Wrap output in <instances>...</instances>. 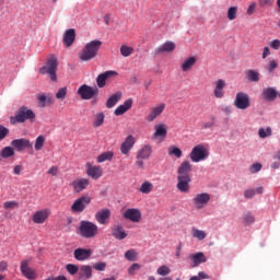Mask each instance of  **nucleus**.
I'll return each mask as SVG.
<instances>
[{"label":"nucleus","mask_w":280,"mask_h":280,"mask_svg":"<svg viewBox=\"0 0 280 280\" xmlns=\"http://www.w3.org/2000/svg\"><path fill=\"white\" fill-rule=\"evenodd\" d=\"M244 222L246 224H253L255 222V217H253L252 214H245Z\"/></svg>","instance_id":"680f3d73"},{"label":"nucleus","mask_w":280,"mask_h":280,"mask_svg":"<svg viewBox=\"0 0 280 280\" xmlns=\"http://www.w3.org/2000/svg\"><path fill=\"white\" fill-rule=\"evenodd\" d=\"M8 135H10V129L0 125V141H3V139H5V137H8Z\"/></svg>","instance_id":"5fc2aeb1"},{"label":"nucleus","mask_w":280,"mask_h":280,"mask_svg":"<svg viewBox=\"0 0 280 280\" xmlns=\"http://www.w3.org/2000/svg\"><path fill=\"white\" fill-rule=\"evenodd\" d=\"M85 172H86V175L90 176V178H93L94 180L102 178V176L104 175V171L102 170V166L92 165L91 162H86Z\"/></svg>","instance_id":"4468645a"},{"label":"nucleus","mask_w":280,"mask_h":280,"mask_svg":"<svg viewBox=\"0 0 280 280\" xmlns=\"http://www.w3.org/2000/svg\"><path fill=\"white\" fill-rule=\"evenodd\" d=\"M260 8H270L272 5V0H259Z\"/></svg>","instance_id":"052dcab7"},{"label":"nucleus","mask_w":280,"mask_h":280,"mask_svg":"<svg viewBox=\"0 0 280 280\" xmlns=\"http://www.w3.org/2000/svg\"><path fill=\"white\" fill-rule=\"evenodd\" d=\"M152 156V145L144 144L141 147V149L137 153V159L140 161H145Z\"/></svg>","instance_id":"cd10ccee"},{"label":"nucleus","mask_w":280,"mask_h":280,"mask_svg":"<svg viewBox=\"0 0 280 280\" xmlns=\"http://www.w3.org/2000/svg\"><path fill=\"white\" fill-rule=\"evenodd\" d=\"M56 71H58V59L56 57H49L46 65L39 69V73L48 75L51 82H58Z\"/></svg>","instance_id":"20e7f679"},{"label":"nucleus","mask_w":280,"mask_h":280,"mask_svg":"<svg viewBox=\"0 0 280 280\" xmlns=\"http://www.w3.org/2000/svg\"><path fill=\"white\" fill-rule=\"evenodd\" d=\"M135 143H137V140L132 135H129L120 145L121 154H124L125 156H128L130 154V150L135 148Z\"/></svg>","instance_id":"f3484780"},{"label":"nucleus","mask_w":280,"mask_h":280,"mask_svg":"<svg viewBox=\"0 0 280 280\" xmlns=\"http://www.w3.org/2000/svg\"><path fill=\"white\" fill-rule=\"evenodd\" d=\"M93 269L97 270L98 272H104V270H106V262H95L93 265Z\"/></svg>","instance_id":"6e6d98bb"},{"label":"nucleus","mask_w":280,"mask_h":280,"mask_svg":"<svg viewBox=\"0 0 280 280\" xmlns=\"http://www.w3.org/2000/svg\"><path fill=\"white\" fill-rule=\"evenodd\" d=\"M47 174H49V176H58V166H51Z\"/></svg>","instance_id":"0e129e2a"},{"label":"nucleus","mask_w":280,"mask_h":280,"mask_svg":"<svg viewBox=\"0 0 280 280\" xmlns=\"http://www.w3.org/2000/svg\"><path fill=\"white\" fill-rule=\"evenodd\" d=\"M113 236L116 240H126V237H128V234L126 233V231L124 230V228L121 226H116L113 229Z\"/></svg>","instance_id":"c9c22d12"},{"label":"nucleus","mask_w":280,"mask_h":280,"mask_svg":"<svg viewBox=\"0 0 280 280\" xmlns=\"http://www.w3.org/2000/svg\"><path fill=\"white\" fill-rule=\"evenodd\" d=\"M156 272L160 277H167V275H170L172 270L170 269V267H167V265H163L158 268Z\"/></svg>","instance_id":"a18cd8bd"},{"label":"nucleus","mask_w":280,"mask_h":280,"mask_svg":"<svg viewBox=\"0 0 280 280\" xmlns=\"http://www.w3.org/2000/svg\"><path fill=\"white\" fill-rule=\"evenodd\" d=\"M269 47L273 49L275 51H279L280 49V39H273L269 42Z\"/></svg>","instance_id":"4d7b16f0"},{"label":"nucleus","mask_w":280,"mask_h":280,"mask_svg":"<svg viewBox=\"0 0 280 280\" xmlns=\"http://www.w3.org/2000/svg\"><path fill=\"white\" fill-rule=\"evenodd\" d=\"M279 97V92L275 88H265L261 92V98L265 102H275Z\"/></svg>","instance_id":"6ab92c4d"},{"label":"nucleus","mask_w":280,"mask_h":280,"mask_svg":"<svg viewBox=\"0 0 280 280\" xmlns=\"http://www.w3.org/2000/svg\"><path fill=\"white\" fill-rule=\"evenodd\" d=\"M154 189V185L151 182H143L139 188L140 194H150Z\"/></svg>","instance_id":"4c0bfd02"},{"label":"nucleus","mask_w":280,"mask_h":280,"mask_svg":"<svg viewBox=\"0 0 280 280\" xmlns=\"http://www.w3.org/2000/svg\"><path fill=\"white\" fill-rule=\"evenodd\" d=\"M234 106L238 110L250 108V96L245 92H237L234 98Z\"/></svg>","instance_id":"1a4fd4ad"},{"label":"nucleus","mask_w":280,"mask_h":280,"mask_svg":"<svg viewBox=\"0 0 280 280\" xmlns=\"http://www.w3.org/2000/svg\"><path fill=\"white\" fill-rule=\"evenodd\" d=\"M194 165L188 160L183 161L177 168V189L182 194H189V183H191V172Z\"/></svg>","instance_id":"f257e3e1"},{"label":"nucleus","mask_w":280,"mask_h":280,"mask_svg":"<svg viewBox=\"0 0 280 280\" xmlns=\"http://www.w3.org/2000/svg\"><path fill=\"white\" fill-rule=\"evenodd\" d=\"M8 261L5 260H1L0 261V272H5V270H8Z\"/></svg>","instance_id":"338daca9"},{"label":"nucleus","mask_w":280,"mask_h":280,"mask_svg":"<svg viewBox=\"0 0 280 280\" xmlns=\"http://www.w3.org/2000/svg\"><path fill=\"white\" fill-rule=\"evenodd\" d=\"M255 196V189H247L244 191V197L250 199Z\"/></svg>","instance_id":"e2e57ef3"},{"label":"nucleus","mask_w":280,"mask_h":280,"mask_svg":"<svg viewBox=\"0 0 280 280\" xmlns=\"http://www.w3.org/2000/svg\"><path fill=\"white\" fill-rule=\"evenodd\" d=\"M75 43V30L69 28L63 34V45L66 47H71Z\"/></svg>","instance_id":"7c9ffc66"},{"label":"nucleus","mask_w":280,"mask_h":280,"mask_svg":"<svg viewBox=\"0 0 280 280\" xmlns=\"http://www.w3.org/2000/svg\"><path fill=\"white\" fill-rule=\"evenodd\" d=\"M210 151H209V144H197L195 145L190 153L189 158L192 163H201V161H207L210 156Z\"/></svg>","instance_id":"7ed1b4c3"},{"label":"nucleus","mask_w":280,"mask_h":280,"mask_svg":"<svg viewBox=\"0 0 280 280\" xmlns=\"http://www.w3.org/2000/svg\"><path fill=\"white\" fill-rule=\"evenodd\" d=\"M100 90L97 88H92L86 84H83L78 90V95H80L81 100H93V97H97Z\"/></svg>","instance_id":"9d476101"},{"label":"nucleus","mask_w":280,"mask_h":280,"mask_svg":"<svg viewBox=\"0 0 280 280\" xmlns=\"http://www.w3.org/2000/svg\"><path fill=\"white\" fill-rule=\"evenodd\" d=\"M189 259L192 262V268H197V266H200V264H207V256H205V253L202 252H199L197 254H190Z\"/></svg>","instance_id":"5701e85b"},{"label":"nucleus","mask_w":280,"mask_h":280,"mask_svg":"<svg viewBox=\"0 0 280 280\" xmlns=\"http://www.w3.org/2000/svg\"><path fill=\"white\" fill-rule=\"evenodd\" d=\"M90 183L86 178H78L72 182L71 186L73 187L74 194H80V191H84L89 187Z\"/></svg>","instance_id":"412c9836"},{"label":"nucleus","mask_w":280,"mask_h":280,"mask_svg":"<svg viewBox=\"0 0 280 280\" xmlns=\"http://www.w3.org/2000/svg\"><path fill=\"white\" fill-rule=\"evenodd\" d=\"M130 108H132V98H128L127 101L124 102V104L119 105L115 109L114 115H116V117H119V116L128 113V110H130Z\"/></svg>","instance_id":"c756f323"},{"label":"nucleus","mask_w":280,"mask_h":280,"mask_svg":"<svg viewBox=\"0 0 280 280\" xmlns=\"http://www.w3.org/2000/svg\"><path fill=\"white\" fill-rule=\"evenodd\" d=\"M4 209H19V201L12 200V201H5L3 203Z\"/></svg>","instance_id":"864d4df0"},{"label":"nucleus","mask_w":280,"mask_h":280,"mask_svg":"<svg viewBox=\"0 0 280 280\" xmlns=\"http://www.w3.org/2000/svg\"><path fill=\"white\" fill-rule=\"evenodd\" d=\"M73 255H74V259H77V261H86V260L91 259L93 252L91 249H86V248H77V249H74Z\"/></svg>","instance_id":"aec40b11"},{"label":"nucleus","mask_w":280,"mask_h":280,"mask_svg":"<svg viewBox=\"0 0 280 280\" xmlns=\"http://www.w3.org/2000/svg\"><path fill=\"white\" fill-rule=\"evenodd\" d=\"M95 220L98 222V224H108V221L110 220V210L109 209H103L96 212Z\"/></svg>","instance_id":"bb28decb"},{"label":"nucleus","mask_w":280,"mask_h":280,"mask_svg":"<svg viewBox=\"0 0 280 280\" xmlns=\"http://www.w3.org/2000/svg\"><path fill=\"white\" fill-rule=\"evenodd\" d=\"M268 56H270V47L265 46L264 49H262V55H261L262 60H266V58Z\"/></svg>","instance_id":"69168bd1"},{"label":"nucleus","mask_w":280,"mask_h":280,"mask_svg":"<svg viewBox=\"0 0 280 280\" xmlns=\"http://www.w3.org/2000/svg\"><path fill=\"white\" fill-rule=\"evenodd\" d=\"M0 156L2 159H10V156H14V148H12V147H4L0 151Z\"/></svg>","instance_id":"a19ab883"},{"label":"nucleus","mask_w":280,"mask_h":280,"mask_svg":"<svg viewBox=\"0 0 280 280\" xmlns=\"http://www.w3.org/2000/svg\"><path fill=\"white\" fill-rule=\"evenodd\" d=\"M271 136H272V129L270 127L260 128L258 130V137H260V139H266L267 137H271Z\"/></svg>","instance_id":"c03bdc74"},{"label":"nucleus","mask_w":280,"mask_h":280,"mask_svg":"<svg viewBox=\"0 0 280 280\" xmlns=\"http://www.w3.org/2000/svg\"><path fill=\"white\" fill-rule=\"evenodd\" d=\"M45 136H38L36 139H35V144H34V148L36 150V152H40V150H43V148H45Z\"/></svg>","instance_id":"37998d69"},{"label":"nucleus","mask_w":280,"mask_h":280,"mask_svg":"<svg viewBox=\"0 0 280 280\" xmlns=\"http://www.w3.org/2000/svg\"><path fill=\"white\" fill-rule=\"evenodd\" d=\"M115 75H117V72L113 70L101 73L96 79L97 86L104 89V86H106V80H108V78H115Z\"/></svg>","instance_id":"4be33fe9"},{"label":"nucleus","mask_w":280,"mask_h":280,"mask_svg":"<svg viewBox=\"0 0 280 280\" xmlns=\"http://www.w3.org/2000/svg\"><path fill=\"white\" fill-rule=\"evenodd\" d=\"M98 231L100 229L97 228V224L90 221H81L79 226V233L81 237H86L88 240H91V237H95Z\"/></svg>","instance_id":"423d86ee"},{"label":"nucleus","mask_w":280,"mask_h":280,"mask_svg":"<svg viewBox=\"0 0 280 280\" xmlns=\"http://www.w3.org/2000/svg\"><path fill=\"white\" fill-rule=\"evenodd\" d=\"M132 54H135V48H132L131 46L122 45L120 47V55L124 58H128L129 56H132Z\"/></svg>","instance_id":"ea45409f"},{"label":"nucleus","mask_w":280,"mask_h":280,"mask_svg":"<svg viewBox=\"0 0 280 280\" xmlns=\"http://www.w3.org/2000/svg\"><path fill=\"white\" fill-rule=\"evenodd\" d=\"M278 67H279V62H277L276 59H271L266 65L265 69L268 73H275V71H277Z\"/></svg>","instance_id":"58836bf2"},{"label":"nucleus","mask_w":280,"mask_h":280,"mask_svg":"<svg viewBox=\"0 0 280 280\" xmlns=\"http://www.w3.org/2000/svg\"><path fill=\"white\" fill-rule=\"evenodd\" d=\"M211 202V194L198 192L194 195L191 205L196 211H202Z\"/></svg>","instance_id":"0eeeda50"},{"label":"nucleus","mask_w":280,"mask_h":280,"mask_svg":"<svg viewBox=\"0 0 280 280\" xmlns=\"http://www.w3.org/2000/svg\"><path fill=\"white\" fill-rule=\"evenodd\" d=\"M245 75L248 82H259L260 80V74H259V71L257 70H253V69L246 70Z\"/></svg>","instance_id":"72a5a7b5"},{"label":"nucleus","mask_w":280,"mask_h":280,"mask_svg":"<svg viewBox=\"0 0 280 280\" xmlns=\"http://www.w3.org/2000/svg\"><path fill=\"white\" fill-rule=\"evenodd\" d=\"M226 88V82L222 79H219L214 82V97L217 100H222L224 97V89Z\"/></svg>","instance_id":"393cba45"},{"label":"nucleus","mask_w":280,"mask_h":280,"mask_svg":"<svg viewBox=\"0 0 280 280\" xmlns=\"http://www.w3.org/2000/svg\"><path fill=\"white\" fill-rule=\"evenodd\" d=\"M102 48V40L94 39L85 44L84 47L79 51V60L81 62H91L94 58H97L100 49Z\"/></svg>","instance_id":"f03ea898"},{"label":"nucleus","mask_w":280,"mask_h":280,"mask_svg":"<svg viewBox=\"0 0 280 280\" xmlns=\"http://www.w3.org/2000/svg\"><path fill=\"white\" fill-rule=\"evenodd\" d=\"M67 88H60L56 93V100H65L67 97Z\"/></svg>","instance_id":"603ef678"},{"label":"nucleus","mask_w":280,"mask_h":280,"mask_svg":"<svg viewBox=\"0 0 280 280\" xmlns=\"http://www.w3.org/2000/svg\"><path fill=\"white\" fill-rule=\"evenodd\" d=\"M257 8V2H252L247 8V14L248 16H253L255 14V10Z\"/></svg>","instance_id":"bf43d9fd"},{"label":"nucleus","mask_w":280,"mask_h":280,"mask_svg":"<svg viewBox=\"0 0 280 280\" xmlns=\"http://www.w3.org/2000/svg\"><path fill=\"white\" fill-rule=\"evenodd\" d=\"M66 270L67 272H69L71 276L73 275H78V272H80V267H78V265L74 264H68L66 266Z\"/></svg>","instance_id":"de8ad7c7"},{"label":"nucleus","mask_w":280,"mask_h":280,"mask_svg":"<svg viewBox=\"0 0 280 280\" xmlns=\"http://www.w3.org/2000/svg\"><path fill=\"white\" fill-rule=\"evenodd\" d=\"M252 174H257V172H261V163H255L249 168Z\"/></svg>","instance_id":"13d9d810"},{"label":"nucleus","mask_w":280,"mask_h":280,"mask_svg":"<svg viewBox=\"0 0 280 280\" xmlns=\"http://www.w3.org/2000/svg\"><path fill=\"white\" fill-rule=\"evenodd\" d=\"M125 258L127 261H135L137 259V252L135 249H129L125 253Z\"/></svg>","instance_id":"09e8293b"},{"label":"nucleus","mask_w":280,"mask_h":280,"mask_svg":"<svg viewBox=\"0 0 280 280\" xmlns=\"http://www.w3.org/2000/svg\"><path fill=\"white\" fill-rule=\"evenodd\" d=\"M46 280H67L65 276L48 277Z\"/></svg>","instance_id":"774afa93"},{"label":"nucleus","mask_w":280,"mask_h":280,"mask_svg":"<svg viewBox=\"0 0 280 280\" xmlns=\"http://www.w3.org/2000/svg\"><path fill=\"white\" fill-rule=\"evenodd\" d=\"M191 235L195 237V240H198L199 242H202V240L207 238V232L199 230L197 228H192Z\"/></svg>","instance_id":"e433bc0d"},{"label":"nucleus","mask_w":280,"mask_h":280,"mask_svg":"<svg viewBox=\"0 0 280 280\" xmlns=\"http://www.w3.org/2000/svg\"><path fill=\"white\" fill-rule=\"evenodd\" d=\"M139 270H141V265L135 262L129 267L128 275L135 276L137 272H139Z\"/></svg>","instance_id":"3c124183"},{"label":"nucleus","mask_w":280,"mask_h":280,"mask_svg":"<svg viewBox=\"0 0 280 280\" xmlns=\"http://www.w3.org/2000/svg\"><path fill=\"white\" fill-rule=\"evenodd\" d=\"M122 218L129 220V222H133V224H139V222H141L142 213L139 208H128L122 213Z\"/></svg>","instance_id":"f8f14e48"},{"label":"nucleus","mask_w":280,"mask_h":280,"mask_svg":"<svg viewBox=\"0 0 280 280\" xmlns=\"http://www.w3.org/2000/svg\"><path fill=\"white\" fill-rule=\"evenodd\" d=\"M12 148L16 149L18 152H23V150H27V148H33L32 141L20 138L15 139L11 142Z\"/></svg>","instance_id":"a211bd4d"},{"label":"nucleus","mask_w":280,"mask_h":280,"mask_svg":"<svg viewBox=\"0 0 280 280\" xmlns=\"http://www.w3.org/2000/svg\"><path fill=\"white\" fill-rule=\"evenodd\" d=\"M228 19L229 21H235L237 19V7H230L228 9Z\"/></svg>","instance_id":"49530a36"},{"label":"nucleus","mask_w":280,"mask_h":280,"mask_svg":"<svg viewBox=\"0 0 280 280\" xmlns=\"http://www.w3.org/2000/svg\"><path fill=\"white\" fill-rule=\"evenodd\" d=\"M167 154H168V156H174L175 159H182L183 150H180V148L172 144L167 148Z\"/></svg>","instance_id":"473e14b6"},{"label":"nucleus","mask_w":280,"mask_h":280,"mask_svg":"<svg viewBox=\"0 0 280 280\" xmlns=\"http://www.w3.org/2000/svg\"><path fill=\"white\" fill-rule=\"evenodd\" d=\"M50 214H51V210L47 208L37 210L32 215V222L34 224H45V222H47V220L49 219Z\"/></svg>","instance_id":"ddd939ff"},{"label":"nucleus","mask_w":280,"mask_h":280,"mask_svg":"<svg viewBox=\"0 0 280 280\" xmlns=\"http://www.w3.org/2000/svg\"><path fill=\"white\" fill-rule=\"evenodd\" d=\"M20 270L25 279L36 280V270L30 267V259H24L21 261Z\"/></svg>","instance_id":"dca6fc26"},{"label":"nucleus","mask_w":280,"mask_h":280,"mask_svg":"<svg viewBox=\"0 0 280 280\" xmlns=\"http://www.w3.org/2000/svg\"><path fill=\"white\" fill-rule=\"evenodd\" d=\"M174 49H176V44L174 42H166L155 49V55L159 56L161 54H172Z\"/></svg>","instance_id":"b1692460"},{"label":"nucleus","mask_w":280,"mask_h":280,"mask_svg":"<svg viewBox=\"0 0 280 280\" xmlns=\"http://www.w3.org/2000/svg\"><path fill=\"white\" fill-rule=\"evenodd\" d=\"M89 205H91V197L82 196L72 203L71 211L72 213H82Z\"/></svg>","instance_id":"9b49d317"},{"label":"nucleus","mask_w":280,"mask_h":280,"mask_svg":"<svg viewBox=\"0 0 280 280\" xmlns=\"http://www.w3.org/2000/svg\"><path fill=\"white\" fill-rule=\"evenodd\" d=\"M91 277H93V268L89 265L81 266L78 272V279L89 280Z\"/></svg>","instance_id":"a878e982"},{"label":"nucleus","mask_w":280,"mask_h":280,"mask_svg":"<svg viewBox=\"0 0 280 280\" xmlns=\"http://www.w3.org/2000/svg\"><path fill=\"white\" fill-rule=\"evenodd\" d=\"M119 100H121V92H117V93L113 94L107 100L106 107L107 108H114V106L117 105V102H119Z\"/></svg>","instance_id":"f704fd0d"},{"label":"nucleus","mask_w":280,"mask_h":280,"mask_svg":"<svg viewBox=\"0 0 280 280\" xmlns=\"http://www.w3.org/2000/svg\"><path fill=\"white\" fill-rule=\"evenodd\" d=\"M27 119L30 121H33L34 119H36V114H34V110L22 106L18 113L15 114V116H12L10 118V124L14 125V124H25V121H27Z\"/></svg>","instance_id":"39448f33"},{"label":"nucleus","mask_w":280,"mask_h":280,"mask_svg":"<svg viewBox=\"0 0 280 280\" xmlns=\"http://www.w3.org/2000/svg\"><path fill=\"white\" fill-rule=\"evenodd\" d=\"M152 140L163 143L167 139V126L164 122L155 124L153 127Z\"/></svg>","instance_id":"6e6552de"},{"label":"nucleus","mask_w":280,"mask_h":280,"mask_svg":"<svg viewBox=\"0 0 280 280\" xmlns=\"http://www.w3.org/2000/svg\"><path fill=\"white\" fill-rule=\"evenodd\" d=\"M113 156L115 154L110 151L104 152L101 155L97 156V163H104L106 161H113Z\"/></svg>","instance_id":"79ce46f5"},{"label":"nucleus","mask_w":280,"mask_h":280,"mask_svg":"<svg viewBox=\"0 0 280 280\" xmlns=\"http://www.w3.org/2000/svg\"><path fill=\"white\" fill-rule=\"evenodd\" d=\"M104 119H106V115L104 114V112L96 113L93 117V127L100 128L104 126Z\"/></svg>","instance_id":"2f4dec72"},{"label":"nucleus","mask_w":280,"mask_h":280,"mask_svg":"<svg viewBox=\"0 0 280 280\" xmlns=\"http://www.w3.org/2000/svg\"><path fill=\"white\" fill-rule=\"evenodd\" d=\"M37 100L43 108H45V106H47V102H51V97L47 98V95H45V94H39L37 96Z\"/></svg>","instance_id":"8fccbe9b"},{"label":"nucleus","mask_w":280,"mask_h":280,"mask_svg":"<svg viewBox=\"0 0 280 280\" xmlns=\"http://www.w3.org/2000/svg\"><path fill=\"white\" fill-rule=\"evenodd\" d=\"M163 110H165V103H160L154 107H151L149 114L145 117V120L149 124H152V121H155L158 117H161V115H163Z\"/></svg>","instance_id":"2eb2a0df"},{"label":"nucleus","mask_w":280,"mask_h":280,"mask_svg":"<svg viewBox=\"0 0 280 280\" xmlns=\"http://www.w3.org/2000/svg\"><path fill=\"white\" fill-rule=\"evenodd\" d=\"M196 62H198V59L196 57H188L184 59V61L180 63V69L184 73H187L194 69L196 66Z\"/></svg>","instance_id":"c85d7f7f"}]
</instances>
